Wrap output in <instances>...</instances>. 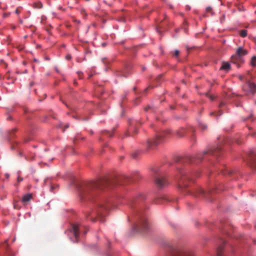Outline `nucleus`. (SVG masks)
Masks as SVG:
<instances>
[{
	"instance_id": "10",
	"label": "nucleus",
	"mask_w": 256,
	"mask_h": 256,
	"mask_svg": "<svg viewBox=\"0 0 256 256\" xmlns=\"http://www.w3.org/2000/svg\"><path fill=\"white\" fill-rule=\"evenodd\" d=\"M69 231L76 238V242H77V239L79 236V229L78 226L76 224H72Z\"/></svg>"
},
{
	"instance_id": "1",
	"label": "nucleus",
	"mask_w": 256,
	"mask_h": 256,
	"mask_svg": "<svg viewBox=\"0 0 256 256\" xmlns=\"http://www.w3.org/2000/svg\"><path fill=\"white\" fill-rule=\"evenodd\" d=\"M107 184L108 182L104 180L84 184L78 188L80 196L82 199H90L97 194L98 192Z\"/></svg>"
},
{
	"instance_id": "15",
	"label": "nucleus",
	"mask_w": 256,
	"mask_h": 256,
	"mask_svg": "<svg viewBox=\"0 0 256 256\" xmlns=\"http://www.w3.org/2000/svg\"><path fill=\"white\" fill-rule=\"evenodd\" d=\"M175 133L177 136L180 138L182 137L185 134V131L184 129H180L179 130H177L175 132Z\"/></svg>"
},
{
	"instance_id": "19",
	"label": "nucleus",
	"mask_w": 256,
	"mask_h": 256,
	"mask_svg": "<svg viewBox=\"0 0 256 256\" xmlns=\"http://www.w3.org/2000/svg\"><path fill=\"white\" fill-rule=\"evenodd\" d=\"M240 36L244 38L247 36V30H242L240 32Z\"/></svg>"
},
{
	"instance_id": "3",
	"label": "nucleus",
	"mask_w": 256,
	"mask_h": 256,
	"mask_svg": "<svg viewBox=\"0 0 256 256\" xmlns=\"http://www.w3.org/2000/svg\"><path fill=\"white\" fill-rule=\"evenodd\" d=\"M136 221L134 226L133 230L136 232H143L149 228V224L146 216L141 211L136 210Z\"/></svg>"
},
{
	"instance_id": "23",
	"label": "nucleus",
	"mask_w": 256,
	"mask_h": 256,
	"mask_svg": "<svg viewBox=\"0 0 256 256\" xmlns=\"http://www.w3.org/2000/svg\"><path fill=\"white\" fill-rule=\"evenodd\" d=\"M72 58V56L70 54H67L66 56V59L67 60H70Z\"/></svg>"
},
{
	"instance_id": "11",
	"label": "nucleus",
	"mask_w": 256,
	"mask_h": 256,
	"mask_svg": "<svg viewBox=\"0 0 256 256\" xmlns=\"http://www.w3.org/2000/svg\"><path fill=\"white\" fill-rule=\"evenodd\" d=\"M248 54V51L242 46L238 48L236 51V54L239 58H241Z\"/></svg>"
},
{
	"instance_id": "32",
	"label": "nucleus",
	"mask_w": 256,
	"mask_h": 256,
	"mask_svg": "<svg viewBox=\"0 0 256 256\" xmlns=\"http://www.w3.org/2000/svg\"><path fill=\"white\" fill-rule=\"evenodd\" d=\"M197 158H198V159H200L201 158V157L200 156H197Z\"/></svg>"
},
{
	"instance_id": "14",
	"label": "nucleus",
	"mask_w": 256,
	"mask_h": 256,
	"mask_svg": "<svg viewBox=\"0 0 256 256\" xmlns=\"http://www.w3.org/2000/svg\"><path fill=\"white\" fill-rule=\"evenodd\" d=\"M220 148H218V147L214 148H212L208 150V151H204L203 152V153H204V154L210 153L212 154H214L215 152L220 151Z\"/></svg>"
},
{
	"instance_id": "35",
	"label": "nucleus",
	"mask_w": 256,
	"mask_h": 256,
	"mask_svg": "<svg viewBox=\"0 0 256 256\" xmlns=\"http://www.w3.org/2000/svg\"><path fill=\"white\" fill-rule=\"evenodd\" d=\"M52 189H53V186H52L51 188H50V190H52Z\"/></svg>"
},
{
	"instance_id": "20",
	"label": "nucleus",
	"mask_w": 256,
	"mask_h": 256,
	"mask_svg": "<svg viewBox=\"0 0 256 256\" xmlns=\"http://www.w3.org/2000/svg\"><path fill=\"white\" fill-rule=\"evenodd\" d=\"M251 64L255 66H256V56H254L251 60Z\"/></svg>"
},
{
	"instance_id": "9",
	"label": "nucleus",
	"mask_w": 256,
	"mask_h": 256,
	"mask_svg": "<svg viewBox=\"0 0 256 256\" xmlns=\"http://www.w3.org/2000/svg\"><path fill=\"white\" fill-rule=\"evenodd\" d=\"M243 89L248 94H254L256 92V84L250 82H248L244 85Z\"/></svg>"
},
{
	"instance_id": "13",
	"label": "nucleus",
	"mask_w": 256,
	"mask_h": 256,
	"mask_svg": "<svg viewBox=\"0 0 256 256\" xmlns=\"http://www.w3.org/2000/svg\"><path fill=\"white\" fill-rule=\"evenodd\" d=\"M220 240V242L222 244L218 248V250H217V254H218V256H221V252H222V250L223 249L224 246V244H225V241L224 240L221 239Z\"/></svg>"
},
{
	"instance_id": "5",
	"label": "nucleus",
	"mask_w": 256,
	"mask_h": 256,
	"mask_svg": "<svg viewBox=\"0 0 256 256\" xmlns=\"http://www.w3.org/2000/svg\"><path fill=\"white\" fill-rule=\"evenodd\" d=\"M171 131L168 130L166 132H163L159 135L157 136L154 140H148L146 142V146L147 148H150L152 146H156L163 142L164 138L166 136L170 134Z\"/></svg>"
},
{
	"instance_id": "22",
	"label": "nucleus",
	"mask_w": 256,
	"mask_h": 256,
	"mask_svg": "<svg viewBox=\"0 0 256 256\" xmlns=\"http://www.w3.org/2000/svg\"><path fill=\"white\" fill-rule=\"evenodd\" d=\"M250 166L256 168V160H252V162Z\"/></svg>"
},
{
	"instance_id": "16",
	"label": "nucleus",
	"mask_w": 256,
	"mask_h": 256,
	"mask_svg": "<svg viewBox=\"0 0 256 256\" xmlns=\"http://www.w3.org/2000/svg\"><path fill=\"white\" fill-rule=\"evenodd\" d=\"M230 65L228 62H223L220 69L228 71L230 69Z\"/></svg>"
},
{
	"instance_id": "21",
	"label": "nucleus",
	"mask_w": 256,
	"mask_h": 256,
	"mask_svg": "<svg viewBox=\"0 0 256 256\" xmlns=\"http://www.w3.org/2000/svg\"><path fill=\"white\" fill-rule=\"evenodd\" d=\"M199 125H200V128L202 129L203 130L206 128V126L202 122H200Z\"/></svg>"
},
{
	"instance_id": "25",
	"label": "nucleus",
	"mask_w": 256,
	"mask_h": 256,
	"mask_svg": "<svg viewBox=\"0 0 256 256\" xmlns=\"http://www.w3.org/2000/svg\"><path fill=\"white\" fill-rule=\"evenodd\" d=\"M17 180H18V182H22L23 180V178H20V176H18V178H17Z\"/></svg>"
},
{
	"instance_id": "26",
	"label": "nucleus",
	"mask_w": 256,
	"mask_h": 256,
	"mask_svg": "<svg viewBox=\"0 0 256 256\" xmlns=\"http://www.w3.org/2000/svg\"><path fill=\"white\" fill-rule=\"evenodd\" d=\"M224 102H222L220 105V107H222V106H224Z\"/></svg>"
},
{
	"instance_id": "18",
	"label": "nucleus",
	"mask_w": 256,
	"mask_h": 256,
	"mask_svg": "<svg viewBox=\"0 0 256 256\" xmlns=\"http://www.w3.org/2000/svg\"><path fill=\"white\" fill-rule=\"evenodd\" d=\"M206 12L210 13L212 16L214 14L212 9L210 6L206 7Z\"/></svg>"
},
{
	"instance_id": "2",
	"label": "nucleus",
	"mask_w": 256,
	"mask_h": 256,
	"mask_svg": "<svg viewBox=\"0 0 256 256\" xmlns=\"http://www.w3.org/2000/svg\"><path fill=\"white\" fill-rule=\"evenodd\" d=\"M200 176L199 172L192 173L186 171L183 168L178 170L176 176V180L178 182V186L182 190L186 189L188 186L187 181L192 180L193 176L198 177Z\"/></svg>"
},
{
	"instance_id": "30",
	"label": "nucleus",
	"mask_w": 256,
	"mask_h": 256,
	"mask_svg": "<svg viewBox=\"0 0 256 256\" xmlns=\"http://www.w3.org/2000/svg\"><path fill=\"white\" fill-rule=\"evenodd\" d=\"M210 98L212 100H213L214 99V97L212 96H210Z\"/></svg>"
},
{
	"instance_id": "12",
	"label": "nucleus",
	"mask_w": 256,
	"mask_h": 256,
	"mask_svg": "<svg viewBox=\"0 0 256 256\" xmlns=\"http://www.w3.org/2000/svg\"><path fill=\"white\" fill-rule=\"evenodd\" d=\"M32 198V194H28L23 196L22 198V202L24 204H27L28 202H29Z\"/></svg>"
},
{
	"instance_id": "28",
	"label": "nucleus",
	"mask_w": 256,
	"mask_h": 256,
	"mask_svg": "<svg viewBox=\"0 0 256 256\" xmlns=\"http://www.w3.org/2000/svg\"><path fill=\"white\" fill-rule=\"evenodd\" d=\"M214 114H215V113H214V112H210V116H213V115H214Z\"/></svg>"
},
{
	"instance_id": "17",
	"label": "nucleus",
	"mask_w": 256,
	"mask_h": 256,
	"mask_svg": "<svg viewBox=\"0 0 256 256\" xmlns=\"http://www.w3.org/2000/svg\"><path fill=\"white\" fill-rule=\"evenodd\" d=\"M34 6L36 8H40L42 7V4L40 2H38L34 4Z\"/></svg>"
},
{
	"instance_id": "27",
	"label": "nucleus",
	"mask_w": 256,
	"mask_h": 256,
	"mask_svg": "<svg viewBox=\"0 0 256 256\" xmlns=\"http://www.w3.org/2000/svg\"><path fill=\"white\" fill-rule=\"evenodd\" d=\"M6 176L8 178H9V174H6Z\"/></svg>"
},
{
	"instance_id": "31",
	"label": "nucleus",
	"mask_w": 256,
	"mask_h": 256,
	"mask_svg": "<svg viewBox=\"0 0 256 256\" xmlns=\"http://www.w3.org/2000/svg\"><path fill=\"white\" fill-rule=\"evenodd\" d=\"M8 119L11 120L12 119L11 116H8Z\"/></svg>"
},
{
	"instance_id": "7",
	"label": "nucleus",
	"mask_w": 256,
	"mask_h": 256,
	"mask_svg": "<svg viewBox=\"0 0 256 256\" xmlns=\"http://www.w3.org/2000/svg\"><path fill=\"white\" fill-rule=\"evenodd\" d=\"M146 198V196L144 193L138 192L128 200V204L130 206L133 207V205L143 201Z\"/></svg>"
},
{
	"instance_id": "33",
	"label": "nucleus",
	"mask_w": 256,
	"mask_h": 256,
	"mask_svg": "<svg viewBox=\"0 0 256 256\" xmlns=\"http://www.w3.org/2000/svg\"><path fill=\"white\" fill-rule=\"evenodd\" d=\"M102 62H103L104 63V58H102Z\"/></svg>"
},
{
	"instance_id": "8",
	"label": "nucleus",
	"mask_w": 256,
	"mask_h": 256,
	"mask_svg": "<svg viewBox=\"0 0 256 256\" xmlns=\"http://www.w3.org/2000/svg\"><path fill=\"white\" fill-rule=\"evenodd\" d=\"M186 192L188 194H192L195 197H206L209 194L208 192H206L200 187H198L195 192L188 190Z\"/></svg>"
},
{
	"instance_id": "24",
	"label": "nucleus",
	"mask_w": 256,
	"mask_h": 256,
	"mask_svg": "<svg viewBox=\"0 0 256 256\" xmlns=\"http://www.w3.org/2000/svg\"><path fill=\"white\" fill-rule=\"evenodd\" d=\"M179 54V51L178 50H175L174 51V55L176 56H178Z\"/></svg>"
},
{
	"instance_id": "34",
	"label": "nucleus",
	"mask_w": 256,
	"mask_h": 256,
	"mask_svg": "<svg viewBox=\"0 0 256 256\" xmlns=\"http://www.w3.org/2000/svg\"><path fill=\"white\" fill-rule=\"evenodd\" d=\"M91 219H92V220H94V218H93V216H91Z\"/></svg>"
},
{
	"instance_id": "4",
	"label": "nucleus",
	"mask_w": 256,
	"mask_h": 256,
	"mask_svg": "<svg viewBox=\"0 0 256 256\" xmlns=\"http://www.w3.org/2000/svg\"><path fill=\"white\" fill-rule=\"evenodd\" d=\"M154 174V183L160 189H162L169 184V182L163 176V172L159 167H154L152 169Z\"/></svg>"
},
{
	"instance_id": "6",
	"label": "nucleus",
	"mask_w": 256,
	"mask_h": 256,
	"mask_svg": "<svg viewBox=\"0 0 256 256\" xmlns=\"http://www.w3.org/2000/svg\"><path fill=\"white\" fill-rule=\"evenodd\" d=\"M108 208V207L104 206V204L98 203L96 206L94 210H92V214L96 216L100 222H104V220L102 219V217L104 216L102 211H106Z\"/></svg>"
},
{
	"instance_id": "29",
	"label": "nucleus",
	"mask_w": 256,
	"mask_h": 256,
	"mask_svg": "<svg viewBox=\"0 0 256 256\" xmlns=\"http://www.w3.org/2000/svg\"><path fill=\"white\" fill-rule=\"evenodd\" d=\"M15 12H16V14H18V12H19L18 10H16Z\"/></svg>"
}]
</instances>
